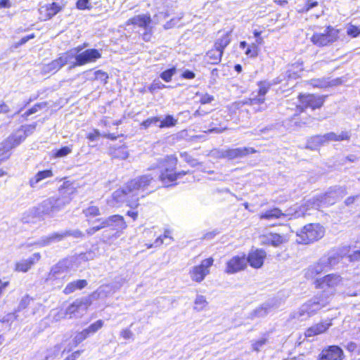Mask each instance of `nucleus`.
I'll return each mask as SVG.
<instances>
[{
  "mask_svg": "<svg viewBox=\"0 0 360 360\" xmlns=\"http://www.w3.org/2000/svg\"><path fill=\"white\" fill-rule=\"evenodd\" d=\"M176 163L177 158L174 155L159 160L157 165L150 169V173L131 179L122 188L115 191L108 200V205L110 207H120L126 203L131 208L137 207L139 200L158 187V180L168 186L186 174L184 171L175 172Z\"/></svg>",
  "mask_w": 360,
  "mask_h": 360,
  "instance_id": "nucleus-1",
  "label": "nucleus"
},
{
  "mask_svg": "<svg viewBox=\"0 0 360 360\" xmlns=\"http://www.w3.org/2000/svg\"><path fill=\"white\" fill-rule=\"evenodd\" d=\"M60 196H53L42 201L37 207H32L24 212L22 221L24 222L30 221L26 216L39 215L54 217L58 212L64 209L71 201L70 193L66 192L64 188L59 190Z\"/></svg>",
  "mask_w": 360,
  "mask_h": 360,
  "instance_id": "nucleus-2",
  "label": "nucleus"
},
{
  "mask_svg": "<svg viewBox=\"0 0 360 360\" xmlns=\"http://www.w3.org/2000/svg\"><path fill=\"white\" fill-rule=\"evenodd\" d=\"M346 195V189L342 186H334L330 188L323 195H316L308 200L304 206H302L303 212H306L311 209L319 210L323 206H328L333 205L335 201Z\"/></svg>",
  "mask_w": 360,
  "mask_h": 360,
  "instance_id": "nucleus-3",
  "label": "nucleus"
},
{
  "mask_svg": "<svg viewBox=\"0 0 360 360\" xmlns=\"http://www.w3.org/2000/svg\"><path fill=\"white\" fill-rule=\"evenodd\" d=\"M82 48L78 46L71 49L68 52H72V60L75 61L70 63V68H75L77 66H82L87 63H94L101 57L100 52L96 49H86L81 52Z\"/></svg>",
  "mask_w": 360,
  "mask_h": 360,
  "instance_id": "nucleus-4",
  "label": "nucleus"
},
{
  "mask_svg": "<svg viewBox=\"0 0 360 360\" xmlns=\"http://www.w3.org/2000/svg\"><path fill=\"white\" fill-rule=\"evenodd\" d=\"M324 229L319 224H309L297 233V242L298 243L309 244L316 241L324 236Z\"/></svg>",
  "mask_w": 360,
  "mask_h": 360,
  "instance_id": "nucleus-5",
  "label": "nucleus"
},
{
  "mask_svg": "<svg viewBox=\"0 0 360 360\" xmlns=\"http://www.w3.org/2000/svg\"><path fill=\"white\" fill-rule=\"evenodd\" d=\"M338 30L328 26L323 32L314 33L311 37V41L318 46H328L338 39Z\"/></svg>",
  "mask_w": 360,
  "mask_h": 360,
  "instance_id": "nucleus-6",
  "label": "nucleus"
},
{
  "mask_svg": "<svg viewBox=\"0 0 360 360\" xmlns=\"http://www.w3.org/2000/svg\"><path fill=\"white\" fill-rule=\"evenodd\" d=\"M307 214V213L303 212L302 207L300 211L295 210L294 212H291L290 210H286L285 212H283L280 209L277 207H274L273 209L268 210L260 214L259 218L261 219H266V220H274L277 219H290L293 218H297L301 216H304Z\"/></svg>",
  "mask_w": 360,
  "mask_h": 360,
  "instance_id": "nucleus-7",
  "label": "nucleus"
},
{
  "mask_svg": "<svg viewBox=\"0 0 360 360\" xmlns=\"http://www.w3.org/2000/svg\"><path fill=\"white\" fill-rule=\"evenodd\" d=\"M282 82L283 79H281V77H277L273 81V82L269 81L259 82L258 83L259 89L257 94L252 93L251 97L249 98L250 104L255 105L263 103L265 101V95L268 92L270 87L273 84H277Z\"/></svg>",
  "mask_w": 360,
  "mask_h": 360,
  "instance_id": "nucleus-8",
  "label": "nucleus"
},
{
  "mask_svg": "<svg viewBox=\"0 0 360 360\" xmlns=\"http://www.w3.org/2000/svg\"><path fill=\"white\" fill-rule=\"evenodd\" d=\"M214 259L209 257L202 260L200 265L195 266L190 271V276L193 281L200 283L210 273V268L213 265Z\"/></svg>",
  "mask_w": 360,
  "mask_h": 360,
  "instance_id": "nucleus-9",
  "label": "nucleus"
},
{
  "mask_svg": "<svg viewBox=\"0 0 360 360\" xmlns=\"http://www.w3.org/2000/svg\"><path fill=\"white\" fill-rule=\"evenodd\" d=\"M340 276L331 274L324 276L323 278L317 280L316 281V288H321L324 291H328L330 294L333 292L335 288L341 282Z\"/></svg>",
  "mask_w": 360,
  "mask_h": 360,
  "instance_id": "nucleus-10",
  "label": "nucleus"
},
{
  "mask_svg": "<svg viewBox=\"0 0 360 360\" xmlns=\"http://www.w3.org/2000/svg\"><path fill=\"white\" fill-rule=\"evenodd\" d=\"M73 56L72 52L63 53L59 58L46 65L43 71L46 73L56 72L66 64H70Z\"/></svg>",
  "mask_w": 360,
  "mask_h": 360,
  "instance_id": "nucleus-11",
  "label": "nucleus"
},
{
  "mask_svg": "<svg viewBox=\"0 0 360 360\" xmlns=\"http://www.w3.org/2000/svg\"><path fill=\"white\" fill-rule=\"evenodd\" d=\"M247 266L245 255H236L230 259L226 264L225 272L229 274H233L244 270Z\"/></svg>",
  "mask_w": 360,
  "mask_h": 360,
  "instance_id": "nucleus-12",
  "label": "nucleus"
},
{
  "mask_svg": "<svg viewBox=\"0 0 360 360\" xmlns=\"http://www.w3.org/2000/svg\"><path fill=\"white\" fill-rule=\"evenodd\" d=\"M326 303V300H323L317 297H314L301 307L300 315H310L312 313H316L319 310L324 307Z\"/></svg>",
  "mask_w": 360,
  "mask_h": 360,
  "instance_id": "nucleus-13",
  "label": "nucleus"
},
{
  "mask_svg": "<svg viewBox=\"0 0 360 360\" xmlns=\"http://www.w3.org/2000/svg\"><path fill=\"white\" fill-rule=\"evenodd\" d=\"M300 101L302 105L297 106V108L300 109L301 112H302L304 108H311L313 110L320 108L323 105L324 100L321 96L309 94L301 96Z\"/></svg>",
  "mask_w": 360,
  "mask_h": 360,
  "instance_id": "nucleus-14",
  "label": "nucleus"
},
{
  "mask_svg": "<svg viewBox=\"0 0 360 360\" xmlns=\"http://www.w3.org/2000/svg\"><path fill=\"white\" fill-rule=\"evenodd\" d=\"M266 257V253L264 250L257 249L251 251L248 254V257H246L247 263L248 262L250 265L255 269H259L262 266Z\"/></svg>",
  "mask_w": 360,
  "mask_h": 360,
  "instance_id": "nucleus-15",
  "label": "nucleus"
},
{
  "mask_svg": "<svg viewBox=\"0 0 360 360\" xmlns=\"http://www.w3.org/2000/svg\"><path fill=\"white\" fill-rule=\"evenodd\" d=\"M118 288V286L112 284L101 285L89 296V299L91 301L97 299H104L112 295Z\"/></svg>",
  "mask_w": 360,
  "mask_h": 360,
  "instance_id": "nucleus-16",
  "label": "nucleus"
},
{
  "mask_svg": "<svg viewBox=\"0 0 360 360\" xmlns=\"http://www.w3.org/2000/svg\"><path fill=\"white\" fill-rule=\"evenodd\" d=\"M41 259V255L39 252L34 253L30 257L26 259H22L15 264V270L20 272L28 271L32 266Z\"/></svg>",
  "mask_w": 360,
  "mask_h": 360,
  "instance_id": "nucleus-17",
  "label": "nucleus"
},
{
  "mask_svg": "<svg viewBox=\"0 0 360 360\" xmlns=\"http://www.w3.org/2000/svg\"><path fill=\"white\" fill-rule=\"evenodd\" d=\"M303 64L301 62H296L288 66V70L283 76H280L283 81L287 79L288 82L293 79H296L301 76L302 72Z\"/></svg>",
  "mask_w": 360,
  "mask_h": 360,
  "instance_id": "nucleus-18",
  "label": "nucleus"
},
{
  "mask_svg": "<svg viewBox=\"0 0 360 360\" xmlns=\"http://www.w3.org/2000/svg\"><path fill=\"white\" fill-rule=\"evenodd\" d=\"M62 232H54L49 236L41 237L39 240H36L32 245H37L39 248L49 246L53 243L63 240ZM32 244H30L31 245ZM30 246V245H28Z\"/></svg>",
  "mask_w": 360,
  "mask_h": 360,
  "instance_id": "nucleus-19",
  "label": "nucleus"
},
{
  "mask_svg": "<svg viewBox=\"0 0 360 360\" xmlns=\"http://www.w3.org/2000/svg\"><path fill=\"white\" fill-rule=\"evenodd\" d=\"M340 255L335 252H328L327 255H323L320 258L319 262L326 271L330 269L340 262Z\"/></svg>",
  "mask_w": 360,
  "mask_h": 360,
  "instance_id": "nucleus-20",
  "label": "nucleus"
},
{
  "mask_svg": "<svg viewBox=\"0 0 360 360\" xmlns=\"http://www.w3.org/2000/svg\"><path fill=\"white\" fill-rule=\"evenodd\" d=\"M68 271V262L65 260L60 261L51 268L49 274L48 279L54 280L60 277H63Z\"/></svg>",
  "mask_w": 360,
  "mask_h": 360,
  "instance_id": "nucleus-21",
  "label": "nucleus"
},
{
  "mask_svg": "<svg viewBox=\"0 0 360 360\" xmlns=\"http://www.w3.org/2000/svg\"><path fill=\"white\" fill-rule=\"evenodd\" d=\"M226 159L233 160L237 158H241L246 155L253 153L255 150L252 148L243 147L236 148L226 149Z\"/></svg>",
  "mask_w": 360,
  "mask_h": 360,
  "instance_id": "nucleus-22",
  "label": "nucleus"
},
{
  "mask_svg": "<svg viewBox=\"0 0 360 360\" xmlns=\"http://www.w3.org/2000/svg\"><path fill=\"white\" fill-rule=\"evenodd\" d=\"M108 228H110L113 230H123L126 229L127 224L124 219V217L119 214H115L105 218Z\"/></svg>",
  "mask_w": 360,
  "mask_h": 360,
  "instance_id": "nucleus-23",
  "label": "nucleus"
},
{
  "mask_svg": "<svg viewBox=\"0 0 360 360\" xmlns=\"http://www.w3.org/2000/svg\"><path fill=\"white\" fill-rule=\"evenodd\" d=\"M62 9V7L57 3L53 2L52 4H47L45 6H42L39 11L44 20H49L57 13H58Z\"/></svg>",
  "mask_w": 360,
  "mask_h": 360,
  "instance_id": "nucleus-24",
  "label": "nucleus"
},
{
  "mask_svg": "<svg viewBox=\"0 0 360 360\" xmlns=\"http://www.w3.org/2000/svg\"><path fill=\"white\" fill-rule=\"evenodd\" d=\"M342 350L337 346H330L328 349L323 350L319 360H342Z\"/></svg>",
  "mask_w": 360,
  "mask_h": 360,
  "instance_id": "nucleus-25",
  "label": "nucleus"
},
{
  "mask_svg": "<svg viewBox=\"0 0 360 360\" xmlns=\"http://www.w3.org/2000/svg\"><path fill=\"white\" fill-rule=\"evenodd\" d=\"M332 325L331 320L327 319L323 322L317 323L305 332L306 337H311L324 333Z\"/></svg>",
  "mask_w": 360,
  "mask_h": 360,
  "instance_id": "nucleus-26",
  "label": "nucleus"
},
{
  "mask_svg": "<svg viewBox=\"0 0 360 360\" xmlns=\"http://www.w3.org/2000/svg\"><path fill=\"white\" fill-rule=\"evenodd\" d=\"M131 23L144 30L151 27L150 24L153 22L150 15L142 14L138 15L130 19Z\"/></svg>",
  "mask_w": 360,
  "mask_h": 360,
  "instance_id": "nucleus-27",
  "label": "nucleus"
},
{
  "mask_svg": "<svg viewBox=\"0 0 360 360\" xmlns=\"http://www.w3.org/2000/svg\"><path fill=\"white\" fill-rule=\"evenodd\" d=\"M53 176L51 169H46L38 172L29 181L30 186L32 188H34L37 184L41 182L42 180L52 177Z\"/></svg>",
  "mask_w": 360,
  "mask_h": 360,
  "instance_id": "nucleus-28",
  "label": "nucleus"
},
{
  "mask_svg": "<svg viewBox=\"0 0 360 360\" xmlns=\"http://www.w3.org/2000/svg\"><path fill=\"white\" fill-rule=\"evenodd\" d=\"M88 283L86 280L81 279L77 280L72 282L69 283L65 289L63 290V292L66 295L72 293L76 290H82L87 285Z\"/></svg>",
  "mask_w": 360,
  "mask_h": 360,
  "instance_id": "nucleus-29",
  "label": "nucleus"
},
{
  "mask_svg": "<svg viewBox=\"0 0 360 360\" xmlns=\"http://www.w3.org/2000/svg\"><path fill=\"white\" fill-rule=\"evenodd\" d=\"M6 139L13 148L20 145L25 139V135L22 129H18Z\"/></svg>",
  "mask_w": 360,
  "mask_h": 360,
  "instance_id": "nucleus-30",
  "label": "nucleus"
},
{
  "mask_svg": "<svg viewBox=\"0 0 360 360\" xmlns=\"http://www.w3.org/2000/svg\"><path fill=\"white\" fill-rule=\"evenodd\" d=\"M223 52L219 49H214L210 50L206 54L207 62L210 64H218L223 55Z\"/></svg>",
  "mask_w": 360,
  "mask_h": 360,
  "instance_id": "nucleus-31",
  "label": "nucleus"
},
{
  "mask_svg": "<svg viewBox=\"0 0 360 360\" xmlns=\"http://www.w3.org/2000/svg\"><path fill=\"white\" fill-rule=\"evenodd\" d=\"M325 142L328 141H340L344 140H348L349 139V134L347 131H342L340 134H336L334 132H330L323 135Z\"/></svg>",
  "mask_w": 360,
  "mask_h": 360,
  "instance_id": "nucleus-32",
  "label": "nucleus"
},
{
  "mask_svg": "<svg viewBox=\"0 0 360 360\" xmlns=\"http://www.w3.org/2000/svg\"><path fill=\"white\" fill-rule=\"evenodd\" d=\"M86 302L77 300L67 309V314L82 313L86 308Z\"/></svg>",
  "mask_w": 360,
  "mask_h": 360,
  "instance_id": "nucleus-33",
  "label": "nucleus"
},
{
  "mask_svg": "<svg viewBox=\"0 0 360 360\" xmlns=\"http://www.w3.org/2000/svg\"><path fill=\"white\" fill-rule=\"evenodd\" d=\"M323 271H326L325 269L320 265V263H317L311 265L305 272V276L307 278H313L316 275L321 274Z\"/></svg>",
  "mask_w": 360,
  "mask_h": 360,
  "instance_id": "nucleus-34",
  "label": "nucleus"
},
{
  "mask_svg": "<svg viewBox=\"0 0 360 360\" xmlns=\"http://www.w3.org/2000/svg\"><path fill=\"white\" fill-rule=\"evenodd\" d=\"M323 135H316L310 138L307 141V148L316 150L319 146L325 143Z\"/></svg>",
  "mask_w": 360,
  "mask_h": 360,
  "instance_id": "nucleus-35",
  "label": "nucleus"
},
{
  "mask_svg": "<svg viewBox=\"0 0 360 360\" xmlns=\"http://www.w3.org/2000/svg\"><path fill=\"white\" fill-rule=\"evenodd\" d=\"M112 158H118L121 160H125L129 156V153L125 146H121L117 148H115L111 150Z\"/></svg>",
  "mask_w": 360,
  "mask_h": 360,
  "instance_id": "nucleus-36",
  "label": "nucleus"
},
{
  "mask_svg": "<svg viewBox=\"0 0 360 360\" xmlns=\"http://www.w3.org/2000/svg\"><path fill=\"white\" fill-rule=\"evenodd\" d=\"M266 239L269 243L275 247H277L286 241V238L284 236H281L278 233H270L266 237Z\"/></svg>",
  "mask_w": 360,
  "mask_h": 360,
  "instance_id": "nucleus-37",
  "label": "nucleus"
},
{
  "mask_svg": "<svg viewBox=\"0 0 360 360\" xmlns=\"http://www.w3.org/2000/svg\"><path fill=\"white\" fill-rule=\"evenodd\" d=\"M230 42L231 38L229 34L226 33L215 41L214 47L224 53V49L229 44Z\"/></svg>",
  "mask_w": 360,
  "mask_h": 360,
  "instance_id": "nucleus-38",
  "label": "nucleus"
},
{
  "mask_svg": "<svg viewBox=\"0 0 360 360\" xmlns=\"http://www.w3.org/2000/svg\"><path fill=\"white\" fill-rule=\"evenodd\" d=\"M172 238L170 237V232L169 231H165L164 235L162 236L158 237L155 240L153 244L146 245L148 248H150L152 247H159L165 243V240H166V244H169Z\"/></svg>",
  "mask_w": 360,
  "mask_h": 360,
  "instance_id": "nucleus-39",
  "label": "nucleus"
},
{
  "mask_svg": "<svg viewBox=\"0 0 360 360\" xmlns=\"http://www.w3.org/2000/svg\"><path fill=\"white\" fill-rule=\"evenodd\" d=\"M83 213L87 218L89 222H90V219L91 218L98 216L101 214L99 208L94 205H91L87 208L83 210Z\"/></svg>",
  "mask_w": 360,
  "mask_h": 360,
  "instance_id": "nucleus-40",
  "label": "nucleus"
},
{
  "mask_svg": "<svg viewBox=\"0 0 360 360\" xmlns=\"http://www.w3.org/2000/svg\"><path fill=\"white\" fill-rule=\"evenodd\" d=\"M169 16V13L167 9L158 10L153 15L152 21L154 24H159L165 20Z\"/></svg>",
  "mask_w": 360,
  "mask_h": 360,
  "instance_id": "nucleus-41",
  "label": "nucleus"
},
{
  "mask_svg": "<svg viewBox=\"0 0 360 360\" xmlns=\"http://www.w3.org/2000/svg\"><path fill=\"white\" fill-rule=\"evenodd\" d=\"M177 124V120L174 119V117L171 115H167L162 120L160 121V124L158 127L160 128H165V127H174Z\"/></svg>",
  "mask_w": 360,
  "mask_h": 360,
  "instance_id": "nucleus-42",
  "label": "nucleus"
},
{
  "mask_svg": "<svg viewBox=\"0 0 360 360\" xmlns=\"http://www.w3.org/2000/svg\"><path fill=\"white\" fill-rule=\"evenodd\" d=\"M72 150V146H63L60 149L52 151L53 157L56 158H63L70 154Z\"/></svg>",
  "mask_w": 360,
  "mask_h": 360,
  "instance_id": "nucleus-43",
  "label": "nucleus"
},
{
  "mask_svg": "<svg viewBox=\"0 0 360 360\" xmlns=\"http://www.w3.org/2000/svg\"><path fill=\"white\" fill-rule=\"evenodd\" d=\"M63 235V238L65 239L67 237L72 236L75 238H84V234L78 229L75 230H66L61 231Z\"/></svg>",
  "mask_w": 360,
  "mask_h": 360,
  "instance_id": "nucleus-44",
  "label": "nucleus"
},
{
  "mask_svg": "<svg viewBox=\"0 0 360 360\" xmlns=\"http://www.w3.org/2000/svg\"><path fill=\"white\" fill-rule=\"evenodd\" d=\"M160 121V118L158 117H149L141 123V129H147L152 125H157Z\"/></svg>",
  "mask_w": 360,
  "mask_h": 360,
  "instance_id": "nucleus-45",
  "label": "nucleus"
},
{
  "mask_svg": "<svg viewBox=\"0 0 360 360\" xmlns=\"http://www.w3.org/2000/svg\"><path fill=\"white\" fill-rule=\"evenodd\" d=\"M12 148L11 143L6 139L4 142L0 143V157L6 156L8 158L10 155L9 152Z\"/></svg>",
  "mask_w": 360,
  "mask_h": 360,
  "instance_id": "nucleus-46",
  "label": "nucleus"
},
{
  "mask_svg": "<svg viewBox=\"0 0 360 360\" xmlns=\"http://www.w3.org/2000/svg\"><path fill=\"white\" fill-rule=\"evenodd\" d=\"M104 322L102 320H98L91 323L88 328H85L89 335L94 334L103 326Z\"/></svg>",
  "mask_w": 360,
  "mask_h": 360,
  "instance_id": "nucleus-47",
  "label": "nucleus"
},
{
  "mask_svg": "<svg viewBox=\"0 0 360 360\" xmlns=\"http://www.w3.org/2000/svg\"><path fill=\"white\" fill-rule=\"evenodd\" d=\"M176 68L173 67L165 70L160 74V77L166 82L171 81L172 76L176 73Z\"/></svg>",
  "mask_w": 360,
  "mask_h": 360,
  "instance_id": "nucleus-48",
  "label": "nucleus"
},
{
  "mask_svg": "<svg viewBox=\"0 0 360 360\" xmlns=\"http://www.w3.org/2000/svg\"><path fill=\"white\" fill-rule=\"evenodd\" d=\"M90 335L87 330L86 329H84L82 331L77 333L73 341L75 342V345H77L82 342H83L85 339L88 338V336Z\"/></svg>",
  "mask_w": 360,
  "mask_h": 360,
  "instance_id": "nucleus-49",
  "label": "nucleus"
},
{
  "mask_svg": "<svg viewBox=\"0 0 360 360\" xmlns=\"http://www.w3.org/2000/svg\"><path fill=\"white\" fill-rule=\"evenodd\" d=\"M207 305L205 298L202 295H198L195 301V309L198 311L202 309Z\"/></svg>",
  "mask_w": 360,
  "mask_h": 360,
  "instance_id": "nucleus-50",
  "label": "nucleus"
},
{
  "mask_svg": "<svg viewBox=\"0 0 360 360\" xmlns=\"http://www.w3.org/2000/svg\"><path fill=\"white\" fill-rule=\"evenodd\" d=\"M226 154L225 149H214L210 153V156L216 159L226 158Z\"/></svg>",
  "mask_w": 360,
  "mask_h": 360,
  "instance_id": "nucleus-51",
  "label": "nucleus"
},
{
  "mask_svg": "<svg viewBox=\"0 0 360 360\" xmlns=\"http://www.w3.org/2000/svg\"><path fill=\"white\" fill-rule=\"evenodd\" d=\"M258 50L257 46L252 44L247 47L245 54L250 58H255L257 56Z\"/></svg>",
  "mask_w": 360,
  "mask_h": 360,
  "instance_id": "nucleus-52",
  "label": "nucleus"
},
{
  "mask_svg": "<svg viewBox=\"0 0 360 360\" xmlns=\"http://www.w3.org/2000/svg\"><path fill=\"white\" fill-rule=\"evenodd\" d=\"M267 339L265 338H262L259 340L255 341L252 344L253 350L258 352L260 349L266 344Z\"/></svg>",
  "mask_w": 360,
  "mask_h": 360,
  "instance_id": "nucleus-53",
  "label": "nucleus"
},
{
  "mask_svg": "<svg viewBox=\"0 0 360 360\" xmlns=\"http://www.w3.org/2000/svg\"><path fill=\"white\" fill-rule=\"evenodd\" d=\"M45 105H46L45 103H37V104L34 105L32 108H31L30 109L27 110L25 112L24 116L28 117L34 113H36L37 112L39 111V110L41 109Z\"/></svg>",
  "mask_w": 360,
  "mask_h": 360,
  "instance_id": "nucleus-54",
  "label": "nucleus"
},
{
  "mask_svg": "<svg viewBox=\"0 0 360 360\" xmlns=\"http://www.w3.org/2000/svg\"><path fill=\"white\" fill-rule=\"evenodd\" d=\"M31 300L32 299L28 295H25V297H23L19 303L18 307V311H20L21 310L25 309L28 306Z\"/></svg>",
  "mask_w": 360,
  "mask_h": 360,
  "instance_id": "nucleus-55",
  "label": "nucleus"
},
{
  "mask_svg": "<svg viewBox=\"0 0 360 360\" xmlns=\"http://www.w3.org/2000/svg\"><path fill=\"white\" fill-rule=\"evenodd\" d=\"M76 6L79 10L89 9L91 7L90 0H77Z\"/></svg>",
  "mask_w": 360,
  "mask_h": 360,
  "instance_id": "nucleus-56",
  "label": "nucleus"
},
{
  "mask_svg": "<svg viewBox=\"0 0 360 360\" xmlns=\"http://www.w3.org/2000/svg\"><path fill=\"white\" fill-rule=\"evenodd\" d=\"M37 124H32L29 125H25L22 127L20 129H22L23 132L25 133V138L30 135H31L35 130Z\"/></svg>",
  "mask_w": 360,
  "mask_h": 360,
  "instance_id": "nucleus-57",
  "label": "nucleus"
},
{
  "mask_svg": "<svg viewBox=\"0 0 360 360\" xmlns=\"http://www.w3.org/2000/svg\"><path fill=\"white\" fill-rule=\"evenodd\" d=\"M34 37H35L34 34H31L27 36H25V37H22L19 41L15 43L14 47L18 48L20 46H22L25 44H26L29 40L34 39Z\"/></svg>",
  "mask_w": 360,
  "mask_h": 360,
  "instance_id": "nucleus-58",
  "label": "nucleus"
},
{
  "mask_svg": "<svg viewBox=\"0 0 360 360\" xmlns=\"http://www.w3.org/2000/svg\"><path fill=\"white\" fill-rule=\"evenodd\" d=\"M94 252H84V253H81L79 255V260H82V261H89V260H91L94 258Z\"/></svg>",
  "mask_w": 360,
  "mask_h": 360,
  "instance_id": "nucleus-59",
  "label": "nucleus"
},
{
  "mask_svg": "<svg viewBox=\"0 0 360 360\" xmlns=\"http://www.w3.org/2000/svg\"><path fill=\"white\" fill-rule=\"evenodd\" d=\"M347 33L348 35L352 37H356L360 33V30L358 28V27L354 25H351L349 27H348L347 30Z\"/></svg>",
  "mask_w": 360,
  "mask_h": 360,
  "instance_id": "nucleus-60",
  "label": "nucleus"
},
{
  "mask_svg": "<svg viewBox=\"0 0 360 360\" xmlns=\"http://www.w3.org/2000/svg\"><path fill=\"white\" fill-rule=\"evenodd\" d=\"M165 85L163 84L160 81H154L149 87V90L152 92L156 89H161L165 88Z\"/></svg>",
  "mask_w": 360,
  "mask_h": 360,
  "instance_id": "nucleus-61",
  "label": "nucleus"
},
{
  "mask_svg": "<svg viewBox=\"0 0 360 360\" xmlns=\"http://www.w3.org/2000/svg\"><path fill=\"white\" fill-rule=\"evenodd\" d=\"M180 18H172L170 20L167 21L164 25L165 30H169L174 27L179 21Z\"/></svg>",
  "mask_w": 360,
  "mask_h": 360,
  "instance_id": "nucleus-62",
  "label": "nucleus"
},
{
  "mask_svg": "<svg viewBox=\"0 0 360 360\" xmlns=\"http://www.w3.org/2000/svg\"><path fill=\"white\" fill-rule=\"evenodd\" d=\"M152 27L144 30V32L142 34V38L145 41H149L152 37Z\"/></svg>",
  "mask_w": 360,
  "mask_h": 360,
  "instance_id": "nucleus-63",
  "label": "nucleus"
},
{
  "mask_svg": "<svg viewBox=\"0 0 360 360\" xmlns=\"http://www.w3.org/2000/svg\"><path fill=\"white\" fill-rule=\"evenodd\" d=\"M350 262H359L360 261V250L354 251L352 254L348 256Z\"/></svg>",
  "mask_w": 360,
  "mask_h": 360,
  "instance_id": "nucleus-64",
  "label": "nucleus"
}]
</instances>
